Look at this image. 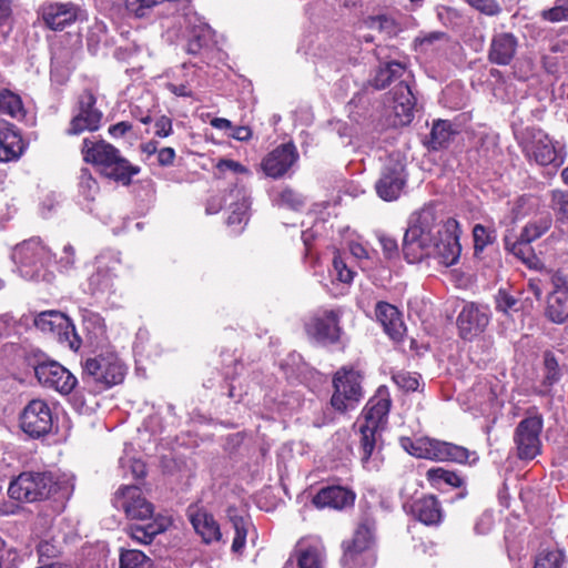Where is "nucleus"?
Wrapping results in <instances>:
<instances>
[{"mask_svg": "<svg viewBox=\"0 0 568 568\" xmlns=\"http://www.w3.org/2000/svg\"><path fill=\"white\" fill-rule=\"evenodd\" d=\"M82 362V382L92 394H99L123 382L126 367L112 346L93 348Z\"/></svg>", "mask_w": 568, "mask_h": 568, "instance_id": "obj_1", "label": "nucleus"}, {"mask_svg": "<svg viewBox=\"0 0 568 568\" xmlns=\"http://www.w3.org/2000/svg\"><path fill=\"white\" fill-rule=\"evenodd\" d=\"M437 220L433 206H424L412 214L403 239V253L407 262L417 263L424 257L432 256L438 234L436 231L442 226Z\"/></svg>", "mask_w": 568, "mask_h": 568, "instance_id": "obj_2", "label": "nucleus"}, {"mask_svg": "<svg viewBox=\"0 0 568 568\" xmlns=\"http://www.w3.org/2000/svg\"><path fill=\"white\" fill-rule=\"evenodd\" d=\"M81 151L87 163L98 166L103 176L122 185H129L132 176L140 173L139 166L131 164L115 146L104 140L87 138Z\"/></svg>", "mask_w": 568, "mask_h": 568, "instance_id": "obj_3", "label": "nucleus"}, {"mask_svg": "<svg viewBox=\"0 0 568 568\" xmlns=\"http://www.w3.org/2000/svg\"><path fill=\"white\" fill-rule=\"evenodd\" d=\"M392 406V399L387 387L381 386L375 395L365 405L362 416L364 422L359 424L361 459L365 467L376 447L377 434L384 428Z\"/></svg>", "mask_w": 568, "mask_h": 568, "instance_id": "obj_4", "label": "nucleus"}, {"mask_svg": "<svg viewBox=\"0 0 568 568\" xmlns=\"http://www.w3.org/2000/svg\"><path fill=\"white\" fill-rule=\"evenodd\" d=\"M376 521L365 516L358 523L354 536L342 544L341 564L344 568H372L376 556Z\"/></svg>", "mask_w": 568, "mask_h": 568, "instance_id": "obj_5", "label": "nucleus"}, {"mask_svg": "<svg viewBox=\"0 0 568 568\" xmlns=\"http://www.w3.org/2000/svg\"><path fill=\"white\" fill-rule=\"evenodd\" d=\"M52 256L51 251L37 237L23 241L12 252V260L18 265L21 276L37 282L52 281L53 273L48 270Z\"/></svg>", "mask_w": 568, "mask_h": 568, "instance_id": "obj_6", "label": "nucleus"}, {"mask_svg": "<svg viewBox=\"0 0 568 568\" xmlns=\"http://www.w3.org/2000/svg\"><path fill=\"white\" fill-rule=\"evenodd\" d=\"M57 490V483L48 471H23L8 487V496L19 503H36L48 499Z\"/></svg>", "mask_w": 568, "mask_h": 568, "instance_id": "obj_7", "label": "nucleus"}, {"mask_svg": "<svg viewBox=\"0 0 568 568\" xmlns=\"http://www.w3.org/2000/svg\"><path fill=\"white\" fill-rule=\"evenodd\" d=\"M407 183L404 158L400 153H392L385 160L379 179L375 183L377 195L387 202L396 201Z\"/></svg>", "mask_w": 568, "mask_h": 568, "instance_id": "obj_8", "label": "nucleus"}, {"mask_svg": "<svg viewBox=\"0 0 568 568\" xmlns=\"http://www.w3.org/2000/svg\"><path fill=\"white\" fill-rule=\"evenodd\" d=\"M58 424V416L51 405L44 399H32L20 415L21 429L32 438H41L50 433Z\"/></svg>", "mask_w": 568, "mask_h": 568, "instance_id": "obj_9", "label": "nucleus"}, {"mask_svg": "<svg viewBox=\"0 0 568 568\" xmlns=\"http://www.w3.org/2000/svg\"><path fill=\"white\" fill-rule=\"evenodd\" d=\"M362 376L353 369L342 367L333 377L334 393L331 405L337 412L353 409L363 397Z\"/></svg>", "mask_w": 568, "mask_h": 568, "instance_id": "obj_10", "label": "nucleus"}, {"mask_svg": "<svg viewBox=\"0 0 568 568\" xmlns=\"http://www.w3.org/2000/svg\"><path fill=\"white\" fill-rule=\"evenodd\" d=\"M102 118L103 112L97 108L95 94L85 89L78 97L67 132L71 135H78L84 131H97L101 126Z\"/></svg>", "mask_w": 568, "mask_h": 568, "instance_id": "obj_11", "label": "nucleus"}, {"mask_svg": "<svg viewBox=\"0 0 568 568\" xmlns=\"http://www.w3.org/2000/svg\"><path fill=\"white\" fill-rule=\"evenodd\" d=\"M528 160L539 165H552L559 168L566 160V152L559 142L554 141L541 130L531 132L530 141L524 146Z\"/></svg>", "mask_w": 568, "mask_h": 568, "instance_id": "obj_12", "label": "nucleus"}, {"mask_svg": "<svg viewBox=\"0 0 568 568\" xmlns=\"http://www.w3.org/2000/svg\"><path fill=\"white\" fill-rule=\"evenodd\" d=\"M34 325L41 332L55 336L60 343L67 344L73 351H77L81 345V339L73 323L59 311L40 313L34 318Z\"/></svg>", "mask_w": 568, "mask_h": 568, "instance_id": "obj_13", "label": "nucleus"}, {"mask_svg": "<svg viewBox=\"0 0 568 568\" xmlns=\"http://www.w3.org/2000/svg\"><path fill=\"white\" fill-rule=\"evenodd\" d=\"M488 306L475 302L464 303L456 318L458 335L464 341H473L481 335L490 322Z\"/></svg>", "mask_w": 568, "mask_h": 568, "instance_id": "obj_14", "label": "nucleus"}, {"mask_svg": "<svg viewBox=\"0 0 568 568\" xmlns=\"http://www.w3.org/2000/svg\"><path fill=\"white\" fill-rule=\"evenodd\" d=\"M541 415L524 418L516 427L514 440L520 459H534L540 452Z\"/></svg>", "mask_w": 568, "mask_h": 568, "instance_id": "obj_15", "label": "nucleus"}, {"mask_svg": "<svg viewBox=\"0 0 568 568\" xmlns=\"http://www.w3.org/2000/svg\"><path fill=\"white\" fill-rule=\"evenodd\" d=\"M38 382L60 394H70L78 384L77 377L64 366L54 361L39 363L34 367Z\"/></svg>", "mask_w": 568, "mask_h": 568, "instance_id": "obj_16", "label": "nucleus"}, {"mask_svg": "<svg viewBox=\"0 0 568 568\" xmlns=\"http://www.w3.org/2000/svg\"><path fill=\"white\" fill-rule=\"evenodd\" d=\"M436 232L438 234L432 256L437 257L446 266L454 265L462 252L457 221L448 219Z\"/></svg>", "mask_w": 568, "mask_h": 568, "instance_id": "obj_17", "label": "nucleus"}, {"mask_svg": "<svg viewBox=\"0 0 568 568\" xmlns=\"http://www.w3.org/2000/svg\"><path fill=\"white\" fill-rule=\"evenodd\" d=\"M341 315L338 310L317 311L306 324L307 334L323 344L336 343L342 332Z\"/></svg>", "mask_w": 568, "mask_h": 568, "instance_id": "obj_18", "label": "nucleus"}, {"mask_svg": "<svg viewBox=\"0 0 568 568\" xmlns=\"http://www.w3.org/2000/svg\"><path fill=\"white\" fill-rule=\"evenodd\" d=\"M469 457L470 452L466 447L429 437L419 444L417 453V458L458 464L467 463Z\"/></svg>", "mask_w": 568, "mask_h": 568, "instance_id": "obj_19", "label": "nucleus"}, {"mask_svg": "<svg viewBox=\"0 0 568 568\" xmlns=\"http://www.w3.org/2000/svg\"><path fill=\"white\" fill-rule=\"evenodd\" d=\"M113 504L118 509H122L131 519L148 520L152 518L154 508L136 486H124L120 488L114 496Z\"/></svg>", "mask_w": 568, "mask_h": 568, "instance_id": "obj_20", "label": "nucleus"}, {"mask_svg": "<svg viewBox=\"0 0 568 568\" xmlns=\"http://www.w3.org/2000/svg\"><path fill=\"white\" fill-rule=\"evenodd\" d=\"M95 264L97 268L88 280L90 293L92 295L114 293V278L120 257L116 254H101L97 257Z\"/></svg>", "mask_w": 568, "mask_h": 568, "instance_id": "obj_21", "label": "nucleus"}, {"mask_svg": "<svg viewBox=\"0 0 568 568\" xmlns=\"http://www.w3.org/2000/svg\"><path fill=\"white\" fill-rule=\"evenodd\" d=\"M300 155L293 142L284 143L267 153L261 166L273 179L282 178L297 162Z\"/></svg>", "mask_w": 568, "mask_h": 568, "instance_id": "obj_22", "label": "nucleus"}, {"mask_svg": "<svg viewBox=\"0 0 568 568\" xmlns=\"http://www.w3.org/2000/svg\"><path fill=\"white\" fill-rule=\"evenodd\" d=\"M519 47L518 38L511 32L494 33L488 49V61L497 65H509Z\"/></svg>", "mask_w": 568, "mask_h": 568, "instance_id": "obj_23", "label": "nucleus"}, {"mask_svg": "<svg viewBox=\"0 0 568 568\" xmlns=\"http://www.w3.org/2000/svg\"><path fill=\"white\" fill-rule=\"evenodd\" d=\"M80 9L71 3H45L40 8V14L44 24L54 31L63 30L73 23L79 17Z\"/></svg>", "mask_w": 568, "mask_h": 568, "instance_id": "obj_24", "label": "nucleus"}, {"mask_svg": "<svg viewBox=\"0 0 568 568\" xmlns=\"http://www.w3.org/2000/svg\"><path fill=\"white\" fill-rule=\"evenodd\" d=\"M375 317L382 324L384 332L395 342L403 341L406 326L403 322L400 312L396 306L387 302H377L375 306Z\"/></svg>", "mask_w": 568, "mask_h": 568, "instance_id": "obj_25", "label": "nucleus"}, {"mask_svg": "<svg viewBox=\"0 0 568 568\" xmlns=\"http://www.w3.org/2000/svg\"><path fill=\"white\" fill-rule=\"evenodd\" d=\"M225 205L231 210L227 217L229 225H239L247 221L251 205L250 194L243 183L236 182L225 196Z\"/></svg>", "mask_w": 568, "mask_h": 568, "instance_id": "obj_26", "label": "nucleus"}, {"mask_svg": "<svg viewBox=\"0 0 568 568\" xmlns=\"http://www.w3.org/2000/svg\"><path fill=\"white\" fill-rule=\"evenodd\" d=\"M392 94L393 109L397 119L396 123L399 125L409 124L413 121L416 104L410 87L405 81H402L393 89Z\"/></svg>", "mask_w": 568, "mask_h": 568, "instance_id": "obj_27", "label": "nucleus"}, {"mask_svg": "<svg viewBox=\"0 0 568 568\" xmlns=\"http://www.w3.org/2000/svg\"><path fill=\"white\" fill-rule=\"evenodd\" d=\"M355 494L342 486H327L314 496L313 504L317 508L344 509L354 504Z\"/></svg>", "mask_w": 568, "mask_h": 568, "instance_id": "obj_28", "label": "nucleus"}, {"mask_svg": "<svg viewBox=\"0 0 568 568\" xmlns=\"http://www.w3.org/2000/svg\"><path fill=\"white\" fill-rule=\"evenodd\" d=\"M187 516L193 528L202 537L204 542L210 544L221 539L222 532L213 515L196 506H190L187 508Z\"/></svg>", "mask_w": 568, "mask_h": 568, "instance_id": "obj_29", "label": "nucleus"}, {"mask_svg": "<svg viewBox=\"0 0 568 568\" xmlns=\"http://www.w3.org/2000/svg\"><path fill=\"white\" fill-rule=\"evenodd\" d=\"M23 142L14 125L0 122V161L9 162L18 160L23 153Z\"/></svg>", "mask_w": 568, "mask_h": 568, "instance_id": "obj_30", "label": "nucleus"}, {"mask_svg": "<svg viewBox=\"0 0 568 568\" xmlns=\"http://www.w3.org/2000/svg\"><path fill=\"white\" fill-rule=\"evenodd\" d=\"M185 20L189 28L186 52L197 54L202 48L210 43L213 31L210 26L202 22L196 14H187Z\"/></svg>", "mask_w": 568, "mask_h": 568, "instance_id": "obj_31", "label": "nucleus"}, {"mask_svg": "<svg viewBox=\"0 0 568 568\" xmlns=\"http://www.w3.org/2000/svg\"><path fill=\"white\" fill-rule=\"evenodd\" d=\"M564 375V366L560 365V358L551 351H546L542 355V381L540 387L536 389L539 395H548L551 387L557 384Z\"/></svg>", "mask_w": 568, "mask_h": 568, "instance_id": "obj_32", "label": "nucleus"}, {"mask_svg": "<svg viewBox=\"0 0 568 568\" xmlns=\"http://www.w3.org/2000/svg\"><path fill=\"white\" fill-rule=\"evenodd\" d=\"M545 314L556 324H562L568 320V285L556 286L547 298Z\"/></svg>", "mask_w": 568, "mask_h": 568, "instance_id": "obj_33", "label": "nucleus"}, {"mask_svg": "<svg viewBox=\"0 0 568 568\" xmlns=\"http://www.w3.org/2000/svg\"><path fill=\"white\" fill-rule=\"evenodd\" d=\"M83 328L90 346L93 348L109 346L106 326L100 314L87 311L83 314Z\"/></svg>", "mask_w": 568, "mask_h": 568, "instance_id": "obj_34", "label": "nucleus"}, {"mask_svg": "<svg viewBox=\"0 0 568 568\" xmlns=\"http://www.w3.org/2000/svg\"><path fill=\"white\" fill-rule=\"evenodd\" d=\"M168 524L164 518H154L146 524H133L128 527L130 537L139 544L149 545L155 536L165 531Z\"/></svg>", "mask_w": 568, "mask_h": 568, "instance_id": "obj_35", "label": "nucleus"}, {"mask_svg": "<svg viewBox=\"0 0 568 568\" xmlns=\"http://www.w3.org/2000/svg\"><path fill=\"white\" fill-rule=\"evenodd\" d=\"M416 518L425 525H436L442 520V508L435 496H426L416 500L413 505Z\"/></svg>", "mask_w": 568, "mask_h": 568, "instance_id": "obj_36", "label": "nucleus"}, {"mask_svg": "<svg viewBox=\"0 0 568 568\" xmlns=\"http://www.w3.org/2000/svg\"><path fill=\"white\" fill-rule=\"evenodd\" d=\"M296 557L298 568H325V551L320 544H298Z\"/></svg>", "mask_w": 568, "mask_h": 568, "instance_id": "obj_37", "label": "nucleus"}, {"mask_svg": "<svg viewBox=\"0 0 568 568\" xmlns=\"http://www.w3.org/2000/svg\"><path fill=\"white\" fill-rule=\"evenodd\" d=\"M363 23L367 29L377 31L387 39L396 37L402 31L399 22L387 13L367 16Z\"/></svg>", "mask_w": 568, "mask_h": 568, "instance_id": "obj_38", "label": "nucleus"}, {"mask_svg": "<svg viewBox=\"0 0 568 568\" xmlns=\"http://www.w3.org/2000/svg\"><path fill=\"white\" fill-rule=\"evenodd\" d=\"M426 479L436 489H442L444 486L460 488L465 485V479L458 473L442 467L429 468L426 471Z\"/></svg>", "mask_w": 568, "mask_h": 568, "instance_id": "obj_39", "label": "nucleus"}, {"mask_svg": "<svg viewBox=\"0 0 568 568\" xmlns=\"http://www.w3.org/2000/svg\"><path fill=\"white\" fill-rule=\"evenodd\" d=\"M552 225L549 212H541L531 217L521 230L520 235L526 242H534L546 234Z\"/></svg>", "mask_w": 568, "mask_h": 568, "instance_id": "obj_40", "label": "nucleus"}, {"mask_svg": "<svg viewBox=\"0 0 568 568\" xmlns=\"http://www.w3.org/2000/svg\"><path fill=\"white\" fill-rule=\"evenodd\" d=\"M227 516L235 534L232 542V550L234 552H241L245 546L247 532L252 527V523L248 517L237 515L234 509H229Z\"/></svg>", "mask_w": 568, "mask_h": 568, "instance_id": "obj_41", "label": "nucleus"}, {"mask_svg": "<svg viewBox=\"0 0 568 568\" xmlns=\"http://www.w3.org/2000/svg\"><path fill=\"white\" fill-rule=\"evenodd\" d=\"M405 64L395 60L387 61L381 65L373 79V85L378 89H385L393 80L400 78L405 72Z\"/></svg>", "mask_w": 568, "mask_h": 568, "instance_id": "obj_42", "label": "nucleus"}, {"mask_svg": "<svg viewBox=\"0 0 568 568\" xmlns=\"http://www.w3.org/2000/svg\"><path fill=\"white\" fill-rule=\"evenodd\" d=\"M455 133L456 131L453 129V124L449 121H435L430 131L429 146L433 150L446 146Z\"/></svg>", "mask_w": 568, "mask_h": 568, "instance_id": "obj_43", "label": "nucleus"}, {"mask_svg": "<svg viewBox=\"0 0 568 568\" xmlns=\"http://www.w3.org/2000/svg\"><path fill=\"white\" fill-rule=\"evenodd\" d=\"M531 242L524 241L523 236L519 235L518 240L509 247L510 253L525 263L530 268H538L540 265L539 258L534 253L530 246Z\"/></svg>", "mask_w": 568, "mask_h": 568, "instance_id": "obj_44", "label": "nucleus"}, {"mask_svg": "<svg viewBox=\"0 0 568 568\" xmlns=\"http://www.w3.org/2000/svg\"><path fill=\"white\" fill-rule=\"evenodd\" d=\"M534 568H566V555L560 549H542L536 556Z\"/></svg>", "mask_w": 568, "mask_h": 568, "instance_id": "obj_45", "label": "nucleus"}, {"mask_svg": "<svg viewBox=\"0 0 568 568\" xmlns=\"http://www.w3.org/2000/svg\"><path fill=\"white\" fill-rule=\"evenodd\" d=\"M0 113L19 119L24 115L20 97L11 91L4 90L0 93Z\"/></svg>", "mask_w": 568, "mask_h": 568, "instance_id": "obj_46", "label": "nucleus"}, {"mask_svg": "<svg viewBox=\"0 0 568 568\" xmlns=\"http://www.w3.org/2000/svg\"><path fill=\"white\" fill-rule=\"evenodd\" d=\"M550 207L555 212L558 222H568V191L554 190L551 192Z\"/></svg>", "mask_w": 568, "mask_h": 568, "instance_id": "obj_47", "label": "nucleus"}, {"mask_svg": "<svg viewBox=\"0 0 568 568\" xmlns=\"http://www.w3.org/2000/svg\"><path fill=\"white\" fill-rule=\"evenodd\" d=\"M150 559L140 550H122L120 555V568H149Z\"/></svg>", "mask_w": 568, "mask_h": 568, "instance_id": "obj_48", "label": "nucleus"}, {"mask_svg": "<svg viewBox=\"0 0 568 568\" xmlns=\"http://www.w3.org/2000/svg\"><path fill=\"white\" fill-rule=\"evenodd\" d=\"M79 192L88 201H93L99 193V184L87 168L80 171Z\"/></svg>", "mask_w": 568, "mask_h": 568, "instance_id": "obj_49", "label": "nucleus"}, {"mask_svg": "<svg viewBox=\"0 0 568 568\" xmlns=\"http://www.w3.org/2000/svg\"><path fill=\"white\" fill-rule=\"evenodd\" d=\"M474 248L475 253L483 252L486 246L496 240L495 231L485 227L481 224H476L473 229Z\"/></svg>", "mask_w": 568, "mask_h": 568, "instance_id": "obj_50", "label": "nucleus"}, {"mask_svg": "<svg viewBox=\"0 0 568 568\" xmlns=\"http://www.w3.org/2000/svg\"><path fill=\"white\" fill-rule=\"evenodd\" d=\"M277 204L298 211L305 205V197L293 189L286 187L278 194Z\"/></svg>", "mask_w": 568, "mask_h": 568, "instance_id": "obj_51", "label": "nucleus"}, {"mask_svg": "<svg viewBox=\"0 0 568 568\" xmlns=\"http://www.w3.org/2000/svg\"><path fill=\"white\" fill-rule=\"evenodd\" d=\"M39 562H49L61 554L60 547L54 540H41L37 546Z\"/></svg>", "mask_w": 568, "mask_h": 568, "instance_id": "obj_52", "label": "nucleus"}, {"mask_svg": "<svg viewBox=\"0 0 568 568\" xmlns=\"http://www.w3.org/2000/svg\"><path fill=\"white\" fill-rule=\"evenodd\" d=\"M333 271L339 282L348 284L354 278V272L346 265L344 260L339 255H335L333 258Z\"/></svg>", "mask_w": 568, "mask_h": 568, "instance_id": "obj_53", "label": "nucleus"}, {"mask_svg": "<svg viewBox=\"0 0 568 568\" xmlns=\"http://www.w3.org/2000/svg\"><path fill=\"white\" fill-rule=\"evenodd\" d=\"M474 9L486 16H497L501 8L496 0H466Z\"/></svg>", "mask_w": 568, "mask_h": 568, "instance_id": "obj_54", "label": "nucleus"}, {"mask_svg": "<svg viewBox=\"0 0 568 568\" xmlns=\"http://www.w3.org/2000/svg\"><path fill=\"white\" fill-rule=\"evenodd\" d=\"M393 381L395 382V384L398 387H400L407 392H414L419 386L418 378L407 372H398V373L394 374Z\"/></svg>", "mask_w": 568, "mask_h": 568, "instance_id": "obj_55", "label": "nucleus"}, {"mask_svg": "<svg viewBox=\"0 0 568 568\" xmlns=\"http://www.w3.org/2000/svg\"><path fill=\"white\" fill-rule=\"evenodd\" d=\"M377 239L386 258L392 260L398 256V244L394 237L385 233H378Z\"/></svg>", "mask_w": 568, "mask_h": 568, "instance_id": "obj_56", "label": "nucleus"}, {"mask_svg": "<svg viewBox=\"0 0 568 568\" xmlns=\"http://www.w3.org/2000/svg\"><path fill=\"white\" fill-rule=\"evenodd\" d=\"M540 17L542 20L549 21V22L568 21V17H567L565 7L560 2V0L556 1L555 7L547 9V10H542L540 12Z\"/></svg>", "mask_w": 568, "mask_h": 568, "instance_id": "obj_57", "label": "nucleus"}, {"mask_svg": "<svg viewBox=\"0 0 568 568\" xmlns=\"http://www.w3.org/2000/svg\"><path fill=\"white\" fill-rule=\"evenodd\" d=\"M216 169L221 172H232L234 174H248V170L240 162L230 159H222L217 162Z\"/></svg>", "mask_w": 568, "mask_h": 568, "instance_id": "obj_58", "label": "nucleus"}, {"mask_svg": "<svg viewBox=\"0 0 568 568\" xmlns=\"http://www.w3.org/2000/svg\"><path fill=\"white\" fill-rule=\"evenodd\" d=\"M517 304V300L506 293L505 291H499L496 297V310L507 313L510 310H514Z\"/></svg>", "mask_w": 568, "mask_h": 568, "instance_id": "obj_59", "label": "nucleus"}, {"mask_svg": "<svg viewBox=\"0 0 568 568\" xmlns=\"http://www.w3.org/2000/svg\"><path fill=\"white\" fill-rule=\"evenodd\" d=\"M154 134L160 138H166L172 133V120L169 116L161 115L154 123Z\"/></svg>", "mask_w": 568, "mask_h": 568, "instance_id": "obj_60", "label": "nucleus"}, {"mask_svg": "<svg viewBox=\"0 0 568 568\" xmlns=\"http://www.w3.org/2000/svg\"><path fill=\"white\" fill-rule=\"evenodd\" d=\"M62 256L58 261L60 266L64 270H69L74 265L75 262V251L71 244H67L63 247Z\"/></svg>", "mask_w": 568, "mask_h": 568, "instance_id": "obj_61", "label": "nucleus"}, {"mask_svg": "<svg viewBox=\"0 0 568 568\" xmlns=\"http://www.w3.org/2000/svg\"><path fill=\"white\" fill-rule=\"evenodd\" d=\"M175 159V151L172 148H162L158 151V162L162 166H169L173 164Z\"/></svg>", "mask_w": 568, "mask_h": 568, "instance_id": "obj_62", "label": "nucleus"}, {"mask_svg": "<svg viewBox=\"0 0 568 568\" xmlns=\"http://www.w3.org/2000/svg\"><path fill=\"white\" fill-rule=\"evenodd\" d=\"M229 135L237 141H247L252 136V131L248 126H233Z\"/></svg>", "mask_w": 568, "mask_h": 568, "instance_id": "obj_63", "label": "nucleus"}, {"mask_svg": "<svg viewBox=\"0 0 568 568\" xmlns=\"http://www.w3.org/2000/svg\"><path fill=\"white\" fill-rule=\"evenodd\" d=\"M132 129V125L129 122L122 121L118 122L109 128V133L113 138H121L126 132H129Z\"/></svg>", "mask_w": 568, "mask_h": 568, "instance_id": "obj_64", "label": "nucleus"}]
</instances>
